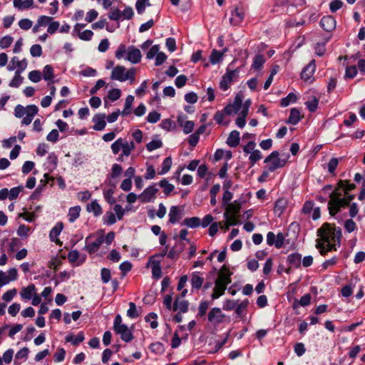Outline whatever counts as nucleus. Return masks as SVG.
<instances>
[{
	"instance_id": "nucleus-51",
	"label": "nucleus",
	"mask_w": 365,
	"mask_h": 365,
	"mask_svg": "<svg viewBox=\"0 0 365 365\" xmlns=\"http://www.w3.org/2000/svg\"><path fill=\"white\" fill-rule=\"evenodd\" d=\"M104 223L112 225L115 223L116 217L115 214L112 212H106L103 218Z\"/></svg>"
},
{
	"instance_id": "nucleus-58",
	"label": "nucleus",
	"mask_w": 365,
	"mask_h": 365,
	"mask_svg": "<svg viewBox=\"0 0 365 365\" xmlns=\"http://www.w3.org/2000/svg\"><path fill=\"white\" fill-rule=\"evenodd\" d=\"M30 53L33 57H39L42 55V48L39 44H34L30 48Z\"/></svg>"
},
{
	"instance_id": "nucleus-1",
	"label": "nucleus",
	"mask_w": 365,
	"mask_h": 365,
	"mask_svg": "<svg viewBox=\"0 0 365 365\" xmlns=\"http://www.w3.org/2000/svg\"><path fill=\"white\" fill-rule=\"evenodd\" d=\"M317 236L316 247L324 256L327 252L336 250V247L340 246L341 230L325 223L317 230Z\"/></svg>"
},
{
	"instance_id": "nucleus-41",
	"label": "nucleus",
	"mask_w": 365,
	"mask_h": 365,
	"mask_svg": "<svg viewBox=\"0 0 365 365\" xmlns=\"http://www.w3.org/2000/svg\"><path fill=\"white\" fill-rule=\"evenodd\" d=\"M204 282V279L200 277L197 273H193L191 278V284L192 288L194 289H200L202 283Z\"/></svg>"
},
{
	"instance_id": "nucleus-13",
	"label": "nucleus",
	"mask_w": 365,
	"mask_h": 365,
	"mask_svg": "<svg viewBox=\"0 0 365 365\" xmlns=\"http://www.w3.org/2000/svg\"><path fill=\"white\" fill-rule=\"evenodd\" d=\"M316 69L315 61L312 60L302 71L301 77L307 82L314 81L313 74Z\"/></svg>"
},
{
	"instance_id": "nucleus-38",
	"label": "nucleus",
	"mask_w": 365,
	"mask_h": 365,
	"mask_svg": "<svg viewBox=\"0 0 365 365\" xmlns=\"http://www.w3.org/2000/svg\"><path fill=\"white\" fill-rule=\"evenodd\" d=\"M287 207V202L284 199H279L275 202L274 212L277 215H281Z\"/></svg>"
},
{
	"instance_id": "nucleus-29",
	"label": "nucleus",
	"mask_w": 365,
	"mask_h": 365,
	"mask_svg": "<svg viewBox=\"0 0 365 365\" xmlns=\"http://www.w3.org/2000/svg\"><path fill=\"white\" fill-rule=\"evenodd\" d=\"M81 208L80 206H74L69 209L68 217L70 222H75L80 216Z\"/></svg>"
},
{
	"instance_id": "nucleus-33",
	"label": "nucleus",
	"mask_w": 365,
	"mask_h": 365,
	"mask_svg": "<svg viewBox=\"0 0 365 365\" xmlns=\"http://www.w3.org/2000/svg\"><path fill=\"white\" fill-rule=\"evenodd\" d=\"M11 63L15 64L16 66L18 67L16 71H19V73H22L27 66V61L26 58L20 61L17 56H14L11 59Z\"/></svg>"
},
{
	"instance_id": "nucleus-3",
	"label": "nucleus",
	"mask_w": 365,
	"mask_h": 365,
	"mask_svg": "<svg viewBox=\"0 0 365 365\" xmlns=\"http://www.w3.org/2000/svg\"><path fill=\"white\" fill-rule=\"evenodd\" d=\"M115 56L117 59L124 58L133 64L139 63L142 58L141 52L138 48L134 46L126 47L125 44L119 45Z\"/></svg>"
},
{
	"instance_id": "nucleus-11",
	"label": "nucleus",
	"mask_w": 365,
	"mask_h": 365,
	"mask_svg": "<svg viewBox=\"0 0 365 365\" xmlns=\"http://www.w3.org/2000/svg\"><path fill=\"white\" fill-rule=\"evenodd\" d=\"M183 208L179 206H171L168 213L169 222L170 224H175L180 221L182 217Z\"/></svg>"
},
{
	"instance_id": "nucleus-31",
	"label": "nucleus",
	"mask_w": 365,
	"mask_h": 365,
	"mask_svg": "<svg viewBox=\"0 0 365 365\" xmlns=\"http://www.w3.org/2000/svg\"><path fill=\"white\" fill-rule=\"evenodd\" d=\"M288 262L293 267H299L302 261V256L298 253H292L287 257Z\"/></svg>"
},
{
	"instance_id": "nucleus-9",
	"label": "nucleus",
	"mask_w": 365,
	"mask_h": 365,
	"mask_svg": "<svg viewBox=\"0 0 365 365\" xmlns=\"http://www.w3.org/2000/svg\"><path fill=\"white\" fill-rule=\"evenodd\" d=\"M237 77L238 72L236 70L227 71V73L222 76L220 83V88L222 91H227L230 84L235 81Z\"/></svg>"
},
{
	"instance_id": "nucleus-26",
	"label": "nucleus",
	"mask_w": 365,
	"mask_h": 365,
	"mask_svg": "<svg viewBox=\"0 0 365 365\" xmlns=\"http://www.w3.org/2000/svg\"><path fill=\"white\" fill-rule=\"evenodd\" d=\"M188 309V302L184 299L177 298L173 304V310L180 311V312H187Z\"/></svg>"
},
{
	"instance_id": "nucleus-5",
	"label": "nucleus",
	"mask_w": 365,
	"mask_h": 365,
	"mask_svg": "<svg viewBox=\"0 0 365 365\" xmlns=\"http://www.w3.org/2000/svg\"><path fill=\"white\" fill-rule=\"evenodd\" d=\"M264 163L267 164L268 170L274 172L283 168L287 163V159L280 158L279 152L273 151L264 159Z\"/></svg>"
},
{
	"instance_id": "nucleus-52",
	"label": "nucleus",
	"mask_w": 365,
	"mask_h": 365,
	"mask_svg": "<svg viewBox=\"0 0 365 365\" xmlns=\"http://www.w3.org/2000/svg\"><path fill=\"white\" fill-rule=\"evenodd\" d=\"M17 294V289L14 288L6 291L2 295V299L6 302H11Z\"/></svg>"
},
{
	"instance_id": "nucleus-28",
	"label": "nucleus",
	"mask_w": 365,
	"mask_h": 365,
	"mask_svg": "<svg viewBox=\"0 0 365 365\" xmlns=\"http://www.w3.org/2000/svg\"><path fill=\"white\" fill-rule=\"evenodd\" d=\"M300 120L301 114L299 110L297 108H292L290 111V115L287 120V123L292 125H296Z\"/></svg>"
},
{
	"instance_id": "nucleus-24",
	"label": "nucleus",
	"mask_w": 365,
	"mask_h": 365,
	"mask_svg": "<svg viewBox=\"0 0 365 365\" xmlns=\"http://www.w3.org/2000/svg\"><path fill=\"white\" fill-rule=\"evenodd\" d=\"M240 132L237 130H232L230 133L226 143L230 147L236 148L240 143Z\"/></svg>"
},
{
	"instance_id": "nucleus-43",
	"label": "nucleus",
	"mask_w": 365,
	"mask_h": 365,
	"mask_svg": "<svg viewBox=\"0 0 365 365\" xmlns=\"http://www.w3.org/2000/svg\"><path fill=\"white\" fill-rule=\"evenodd\" d=\"M134 148L135 145L133 141L129 142L123 140V148H121L123 155L129 156L130 155L131 150Z\"/></svg>"
},
{
	"instance_id": "nucleus-40",
	"label": "nucleus",
	"mask_w": 365,
	"mask_h": 365,
	"mask_svg": "<svg viewBox=\"0 0 365 365\" xmlns=\"http://www.w3.org/2000/svg\"><path fill=\"white\" fill-rule=\"evenodd\" d=\"M297 100V96L294 93H289L285 98L281 100L280 105L282 107H287L290 103H295Z\"/></svg>"
},
{
	"instance_id": "nucleus-64",
	"label": "nucleus",
	"mask_w": 365,
	"mask_h": 365,
	"mask_svg": "<svg viewBox=\"0 0 365 365\" xmlns=\"http://www.w3.org/2000/svg\"><path fill=\"white\" fill-rule=\"evenodd\" d=\"M160 118V114L157 111H152L149 113L147 116V121L150 123H157Z\"/></svg>"
},
{
	"instance_id": "nucleus-7",
	"label": "nucleus",
	"mask_w": 365,
	"mask_h": 365,
	"mask_svg": "<svg viewBox=\"0 0 365 365\" xmlns=\"http://www.w3.org/2000/svg\"><path fill=\"white\" fill-rule=\"evenodd\" d=\"M226 316L218 307L211 309L207 314V319L214 326H217L225 321Z\"/></svg>"
},
{
	"instance_id": "nucleus-53",
	"label": "nucleus",
	"mask_w": 365,
	"mask_h": 365,
	"mask_svg": "<svg viewBox=\"0 0 365 365\" xmlns=\"http://www.w3.org/2000/svg\"><path fill=\"white\" fill-rule=\"evenodd\" d=\"M262 153L259 150H255L250 155L249 160L251 163V165H254L255 163L262 159Z\"/></svg>"
},
{
	"instance_id": "nucleus-56",
	"label": "nucleus",
	"mask_w": 365,
	"mask_h": 365,
	"mask_svg": "<svg viewBox=\"0 0 365 365\" xmlns=\"http://www.w3.org/2000/svg\"><path fill=\"white\" fill-rule=\"evenodd\" d=\"M209 303L206 301L202 302L198 307V312H197V317H202L205 315L208 308H209Z\"/></svg>"
},
{
	"instance_id": "nucleus-36",
	"label": "nucleus",
	"mask_w": 365,
	"mask_h": 365,
	"mask_svg": "<svg viewBox=\"0 0 365 365\" xmlns=\"http://www.w3.org/2000/svg\"><path fill=\"white\" fill-rule=\"evenodd\" d=\"M66 340L68 342H71L73 345H78L84 340V335L83 333L81 331L76 336H67Z\"/></svg>"
},
{
	"instance_id": "nucleus-61",
	"label": "nucleus",
	"mask_w": 365,
	"mask_h": 365,
	"mask_svg": "<svg viewBox=\"0 0 365 365\" xmlns=\"http://www.w3.org/2000/svg\"><path fill=\"white\" fill-rule=\"evenodd\" d=\"M123 139L118 138L111 145V150L114 154L118 153V152L123 148Z\"/></svg>"
},
{
	"instance_id": "nucleus-54",
	"label": "nucleus",
	"mask_w": 365,
	"mask_h": 365,
	"mask_svg": "<svg viewBox=\"0 0 365 365\" xmlns=\"http://www.w3.org/2000/svg\"><path fill=\"white\" fill-rule=\"evenodd\" d=\"M120 90L118 88H113L109 91L108 98L112 101H115L120 98Z\"/></svg>"
},
{
	"instance_id": "nucleus-10",
	"label": "nucleus",
	"mask_w": 365,
	"mask_h": 365,
	"mask_svg": "<svg viewBox=\"0 0 365 365\" xmlns=\"http://www.w3.org/2000/svg\"><path fill=\"white\" fill-rule=\"evenodd\" d=\"M244 17V9L242 8L236 7L234 10L231 11L230 23L232 26H238L243 21Z\"/></svg>"
},
{
	"instance_id": "nucleus-62",
	"label": "nucleus",
	"mask_w": 365,
	"mask_h": 365,
	"mask_svg": "<svg viewBox=\"0 0 365 365\" xmlns=\"http://www.w3.org/2000/svg\"><path fill=\"white\" fill-rule=\"evenodd\" d=\"M53 18L48 16H40L37 20L38 26H46L49 25Z\"/></svg>"
},
{
	"instance_id": "nucleus-17",
	"label": "nucleus",
	"mask_w": 365,
	"mask_h": 365,
	"mask_svg": "<svg viewBox=\"0 0 365 365\" xmlns=\"http://www.w3.org/2000/svg\"><path fill=\"white\" fill-rule=\"evenodd\" d=\"M115 332L120 336L123 341L129 342L133 339L131 330L127 325H123L115 330Z\"/></svg>"
},
{
	"instance_id": "nucleus-12",
	"label": "nucleus",
	"mask_w": 365,
	"mask_h": 365,
	"mask_svg": "<svg viewBox=\"0 0 365 365\" xmlns=\"http://www.w3.org/2000/svg\"><path fill=\"white\" fill-rule=\"evenodd\" d=\"M103 242V236L98 237L93 242H91L90 237H88L86 240V249L88 253L94 254L99 250Z\"/></svg>"
},
{
	"instance_id": "nucleus-21",
	"label": "nucleus",
	"mask_w": 365,
	"mask_h": 365,
	"mask_svg": "<svg viewBox=\"0 0 365 365\" xmlns=\"http://www.w3.org/2000/svg\"><path fill=\"white\" fill-rule=\"evenodd\" d=\"M38 108L35 105L28 106V113L22 119L21 123L23 125H29L34 119V117L38 113Z\"/></svg>"
},
{
	"instance_id": "nucleus-57",
	"label": "nucleus",
	"mask_w": 365,
	"mask_h": 365,
	"mask_svg": "<svg viewBox=\"0 0 365 365\" xmlns=\"http://www.w3.org/2000/svg\"><path fill=\"white\" fill-rule=\"evenodd\" d=\"M318 103L319 100L316 98H313L312 100L307 101L305 105L310 112H314L317 110Z\"/></svg>"
},
{
	"instance_id": "nucleus-19",
	"label": "nucleus",
	"mask_w": 365,
	"mask_h": 365,
	"mask_svg": "<svg viewBox=\"0 0 365 365\" xmlns=\"http://www.w3.org/2000/svg\"><path fill=\"white\" fill-rule=\"evenodd\" d=\"M63 223L62 222H58L50 231L49 233V238L51 242H55L57 245H61V242H60L59 239L58 238V235L63 230Z\"/></svg>"
},
{
	"instance_id": "nucleus-37",
	"label": "nucleus",
	"mask_w": 365,
	"mask_h": 365,
	"mask_svg": "<svg viewBox=\"0 0 365 365\" xmlns=\"http://www.w3.org/2000/svg\"><path fill=\"white\" fill-rule=\"evenodd\" d=\"M264 63H265V58H264V56H262L261 54H258V55L255 56V57L253 59L252 68L255 70H259L263 66Z\"/></svg>"
},
{
	"instance_id": "nucleus-30",
	"label": "nucleus",
	"mask_w": 365,
	"mask_h": 365,
	"mask_svg": "<svg viewBox=\"0 0 365 365\" xmlns=\"http://www.w3.org/2000/svg\"><path fill=\"white\" fill-rule=\"evenodd\" d=\"M182 225L190 228H196L200 225V219L197 217H192L185 218Z\"/></svg>"
},
{
	"instance_id": "nucleus-49",
	"label": "nucleus",
	"mask_w": 365,
	"mask_h": 365,
	"mask_svg": "<svg viewBox=\"0 0 365 365\" xmlns=\"http://www.w3.org/2000/svg\"><path fill=\"white\" fill-rule=\"evenodd\" d=\"M139 313L137 310L135 303H129V309L127 311V316L131 319L137 318L139 316Z\"/></svg>"
},
{
	"instance_id": "nucleus-48",
	"label": "nucleus",
	"mask_w": 365,
	"mask_h": 365,
	"mask_svg": "<svg viewBox=\"0 0 365 365\" xmlns=\"http://www.w3.org/2000/svg\"><path fill=\"white\" fill-rule=\"evenodd\" d=\"M28 113V106L24 107L20 104L17 105L14 108V115L16 118H22L24 115Z\"/></svg>"
},
{
	"instance_id": "nucleus-25",
	"label": "nucleus",
	"mask_w": 365,
	"mask_h": 365,
	"mask_svg": "<svg viewBox=\"0 0 365 365\" xmlns=\"http://www.w3.org/2000/svg\"><path fill=\"white\" fill-rule=\"evenodd\" d=\"M86 210L88 212L93 213L95 217L100 216L103 212L101 206L96 200H93L91 203L88 204L86 206Z\"/></svg>"
},
{
	"instance_id": "nucleus-39",
	"label": "nucleus",
	"mask_w": 365,
	"mask_h": 365,
	"mask_svg": "<svg viewBox=\"0 0 365 365\" xmlns=\"http://www.w3.org/2000/svg\"><path fill=\"white\" fill-rule=\"evenodd\" d=\"M172 163L171 157L166 158L162 163L161 170L158 172V175H163L166 174L170 170Z\"/></svg>"
},
{
	"instance_id": "nucleus-4",
	"label": "nucleus",
	"mask_w": 365,
	"mask_h": 365,
	"mask_svg": "<svg viewBox=\"0 0 365 365\" xmlns=\"http://www.w3.org/2000/svg\"><path fill=\"white\" fill-rule=\"evenodd\" d=\"M135 72L136 70L134 68L127 70L125 67L123 66H117L113 68L110 78L120 82L130 81V83H132L135 80Z\"/></svg>"
},
{
	"instance_id": "nucleus-8",
	"label": "nucleus",
	"mask_w": 365,
	"mask_h": 365,
	"mask_svg": "<svg viewBox=\"0 0 365 365\" xmlns=\"http://www.w3.org/2000/svg\"><path fill=\"white\" fill-rule=\"evenodd\" d=\"M158 192V188L155 184H153L144 190V191L138 196L142 202L146 203L153 201L155 195Z\"/></svg>"
},
{
	"instance_id": "nucleus-27",
	"label": "nucleus",
	"mask_w": 365,
	"mask_h": 365,
	"mask_svg": "<svg viewBox=\"0 0 365 365\" xmlns=\"http://www.w3.org/2000/svg\"><path fill=\"white\" fill-rule=\"evenodd\" d=\"M226 289L227 286L215 282V286L214 287L213 292L211 294V298L212 299H218L220 297L224 294Z\"/></svg>"
},
{
	"instance_id": "nucleus-14",
	"label": "nucleus",
	"mask_w": 365,
	"mask_h": 365,
	"mask_svg": "<svg viewBox=\"0 0 365 365\" xmlns=\"http://www.w3.org/2000/svg\"><path fill=\"white\" fill-rule=\"evenodd\" d=\"M242 100L240 96H236L232 104H229L223 109L226 115H232L238 113L242 107Z\"/></svg>"
},
{
	"instance_id": "nucleus-42",
	"label": "nucleus",
	"mask_w": 365,
	"mask_h": 365,
	"mask_svg": "<svg viewBox=\"0 0 365 365\" xmlns=\"http://www.w3.org/2000/svg\"><path fill=\"white\" fill-rule=\"evenodd\" d=\"M157 318L158 316L155 313L150 312L145 317V320L146 322L150 323V326L152 329H156L158 326Z\"/></svg>"
},
{
	"instance_id": "nucleus-50",
	"label": "nucleus",
	"mask_w": 365,
	"mask_h": 365,
	"mask_svg": "<svg viewBox=\"0 0 365 365\" xmlns=\"http://www.w3.org/2000/svg\"><path fill=\"white\" fill-rule=\"evenodd\" d=\"M29 79L34 83H38L41 80L42 74L39 71L34 70L29 72Z\"/></svg>"
},
{
	"instance_id": "nucleus-32",
	"label": "nucleus",
	"mask_w": 365,
	"mask_h": 365,
	"mask_svg": "<svg viewBox=\"0 0 365 365\" xmlns=\"http://www.w3.org/2000/svg\"><path fill=\"white\" fill-rule=\"evenodd\" d=\"M227 48L224 49L222 52H220L217 50H213L211 53V55L210 56V61L212 63V64H216L219 63L224 55V53L227 51Z\"/></svg>"
},
{
	"instance_id": "nucleus-47",
	"label": "nucleus",
	"mask_w": 365,
	"mask_h": 365,
	"mask_svg": "<svg viewBox=\"0 0 365 365\" xmlns=\"http://www.w3.org/2000/svg\"><path fill=\"white\" fill-rule=\"evenodd\" d=\"M16 232L19 237L26 238L31 232V228L25 225H21L18 227Z\"/></svg>"
},
{
	"instance_id": "nucleus-34",
	"label": "nucleus",
	"mask_w": 365,
	"mask_h": 365,
	"mask_svg": "<svg viewBox=\"0 0 365 365\" xmlns=\"http://www.w3.org/2000/svg\"><path fill=\"white\" fill-rule=\"evenodd\" d=\"M21 74V73H19V71H15L14 76L9 84L10 87L18 88L22 84L24 77H22Z\"/></svg>"
},
{
	"instance_id": "nucleus-55",
	"label": "nucleus",
	"mask_w": 365,
	"mask_h": 365,
	"mask_svg": "<svg viewBox=\"0 0 365 365\" xmlns=\"http://www.w3.org/2000/svg\"><path fill=\"white\" fill-rule=\"evenodd\" d=\"M13 356L14 350L12 349H9L3 354L1 359L3 362L6 364H9L12 361Z\"/></svg>"
},
{
	"instance_id": "nucleus-18",
	"label": "nucleus",
	"mask_w": 365,
	"mask_h": 365,
	"mask_svg": "<svg viewBox=\"0 0 365 365\" xmlns=\"http://www.w3.org/2000/svg\"><path fill=\"white\" fill-rule=\"evenodd\" d=\"M36 293V289L34 284H30L26 287H23L20 292V296L22 300H30Z\"/></svg>"
},
{
	"instance_id": "nucleus-15",
	"label": "nucleus",
	"mask_w": 365,
	"mask_h": 365,
	"mask_svg": "<svg viewBox=\"0 0 365 365\" xmlns=\"http://www.w3.org/2000/svg\"><path fill=\"white\" fill-rule=\"evenodd\" d=\"M320 26L324 31L330 32L336 27V20L331 16H324L320 21Z\"/></svg>"
},
{
	"instance_id": "nucleus-23",
	"label": "nucleus",
	"mask_w": 365,
	"mask_h": 365,
	"mask_svg": "<svg viewBox=\"0 0 365 365\" xmlns=\"http://www.w3.org/2000/svg\"><path fill=\"white\" fill-rule=\"evenodd\" d=\"M29 353V350L27 347H24L20 349L15 355V359L14 365H20L22 361H25Z\"/></svg>"
},
{
	"instance_id": "nucleus-46",
	"label": "nucleus",
	"mask_w": 365,
	"mask_h": 365,
	"mask_svg": "<svg viewBox=\"0 0 365 365\" xmlns=\"http://www.w3.org/2000/svg\"><path fill=\"white\" fill-rule=\"evenodd\" d=\"M43 77L45 81H51L53 78V68L50 65H46L43 69Z\"/></svg>"
},
{
	"instance_id": "nucleus-59",
	"label": "nucleus",
	"mask_w": 365,
	"mask_h": 365,
	"mask_svg": "<svg viewBox=\"0 0 365 365\" xmlns=\"http://www.w3.org/2000/svg\"><path fill=\"white\" fill-rule=\"evenodd\" d=\"M123 171L122 167L118 164H113L111 168L110 177L116 178L119 177Z\"/></svg>"
},
{
	"instance_id": "nucleus-45",
	"label": "nucleus",
	"mask_w": 365,
	"mask_h": 365,
	"mask_svg": "<svg viewBox=\"0 0 365 365\" xmlns=\"http://www.w3.org/2000/svg\"><path fill=\"white\" fill-rule=\"evenodd\" d=\"M163 146V142L160 139H153L146 145V148L151 152Z\"/></svg>"
},
{
	"instance_id": "nucleus-35",
	"label": "nucleus",
	"mask_w": 365,
	"mask_h": 365,
	"mask_svg": "<svg viewBox=\"0 0 365 365\" xmlns=\"http://www.w3.org/2000/svg\"><path fill=\"white\" fill-rule=\"evenodd\" d=\"M159 186L163 188V192L166 195H169L174 190L175 187L170 184L166 179H163L159 182Z\"/></svg>"
},
{
	"instance_id": "nucleus-63",
	"label": "nucleus",
	"mask_w": 365,
	"mask_h": 365,
	"mask_svg": "<svg viewBox=\"0 0 365 365\" xmlns=\"http://www.w3.org/2000/svg\"><path fill=\"white\" fill-rule=\"evenodd\" d=\"M160 127L165 130H171L175 127L174 122L170 119H165L160 123Z\"/></svg>"
},
{
	"instance_id": "nucleus-60",
	"label": "nucleus",
	"mask_w": 365,
	"mask_h": 365,
	"mask_svg": "<svg viewBox=\"0 0 365 365\" xmlns=\"http://www.w3.org/2000/svg\"><path fill=\"white\" fill-rule=\"evenodd\" d=\"M101 277L103 283H108L111 278V274L110 269L107 268H103L101 271Z\"/></svg>"
},
{
	"instance_id": "nucleus-16",
	"label": "nucleus",
	"mask_w": 365,
	"mask_h": 365,
	"mask_svg": "<svg viewBox=\"0 0 365 365\" xmlns=\"http://www.w3.org/2000/svg\"><path fill=\"white\" fill-rule=\"evenodd\" d=\"M230 275L231 273L228 269L225 266H223L220 270L218 277L215 282L227 287V285L231 283Z\"/></svg>"
},
{
	"instance_id": "nucleus-44",
	"label": "nucleus",
	"mask_w": 365,
	"mask_h": 365,
	"mask_svg": "<svg viewBox=\"0 0 365 365\" xmlns=\"http://www.w3.org/2000/svg\"><path fill=\"white\" fill-rule=\"evenodd\" d=\"M220 190V185L219 184H216V185H214L210 190V195L211 197L210 204L212 206H215L217 204L216 196H217V194L219 192Z\"/></svg>"
},
{
	"instance_id": "nucleus-2",
	"label": "nucleus",
	"mask_w": 365,
	"mask_h": 365,
	"mask_svg": "<svg viewBox=\"0 0 365 365\" xmlns=\"http://www.w3.org/2000/svg\"><path fill=\"white\" fill-rule=\"evenodd\" d=\"M341 187H337L329 194V201L328 202V208L331 215H335L342 207L350 204L354 200V196L348 192L355 188L354 184L346 183L344 185L340 182Z\"/></svg>"
},
{
	"instance_id": "nucleus-22",
	"label": "nucleus",
	"mask_w": 365,
	"mask_h": 365,
	"mask_svg": "<svg viewBox=\"0 0 365 365\" xmlns=\"http://www.w3.org/2000/svg\"><path fill=\"white\" fill-rule=\"evenodd\" d=\"M148 266L152 269L153 278L158 279L162 277L161 266L159 261L150 259L148 262Z\"/></svg>"
},
{
	"instance_id": "nucleus-6",
	"label": "nucleus",
	"mask_w": 365,
	"mask_h": 365,
	"mask_svg": "<svg viewBox=\"0 0 365 365\" xmlns=\"http://www.w3.org/2000/svg\"><path fill=\"white\" fill-rule=\"evenodd\" d=\"M225 212L224 213V217L230 222V225L237 224V215L239 213L241 204L239 201L235 200L225 206H224Z\"/></svg>"
},
{
	"instance_id": "nucleus-20",
	"label": "nucleus",
	"mask_w": 365,
	"mask_h": 365,
	"mask_svg": "<svg viewBox=\"0 0 365 365\" xmlns=\"http://www.w3.org/2000/svg\"><path fill=\"white\" fill-rule=\"evenodd\" d=\"M106 115L98 113L95 115L93 118V121L94 123V125L93 126V130H102L105 128L106 125Z\"/></svg>"
}]
</instances>
